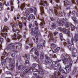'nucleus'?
I'll return each instance as SVG.
<instances>
[{"label": "nucleus", "instance_id": "e2e57ef3", "mask_svg": "<svg viewBox=\"0 0 78 78\" xmlns=\"http://www.w3.org/2000/svg\"><path fill=\"white\" fill-rule=\"evenodd\" d=\"M74 22H75V23H78V21L76 20H74Z\"/></svg>", "mask_w": 78, "mask_h": 78}, {"label": "nucleus", "instance_id": "de8ad7c7", "mask_svg": "<svg viewBox=\"0 0 78 78\" xmlns=\"http://www.w3.org/2000/svg\"><path fill=\"white\" fill-rule=\"evenodd\" d=\"M3 41V38L0 37V42L2 41Z\"/></svg>", "mask_w": 78, "mask_h": 78}, {"label": "nucleus", "instance_id": "f8f14e48", "mask_svg": "<svg viewBox=\"0 0 78 78\" xmlns=\"http://www.w3.org/2000/svg\"><path fill=\"white\" fill-rule=\"evenodd\" d=\"M40 20H41L42 21V22H41V23H40V26H41V27H44V25H45V23H44V18H42L41 19H40Z\"/></svg>", "mask_w": 78, "mask_h": 78}, {"label": "nucleus", "instance_id": "6ab92c4d", "mask_svg": "<svg viewBox=\"0 0 78 78\" xmlns=\"http://www.w3.org/2000/svg\"><path fill=\"white\" fill-rule=\"evenodd\" d=\"M64 3L65 5H70L69 2L67 1V0H64Z\"/></svg>", "mask_w": 78, "mask_h": 78}, {"label": "nucleus", "instance_id": "a878e982", "mask_svg": "<svg viewBox=\"0 0 78 78\" xmlns=\"http://www.w3.org/2000/svg\"><path fill=\"white\" fill-rule=\"evenodd\" d=\"M51 46L52 48H55L56 47V45L54 44H51Z\"/></svg>", "mask_w": 78, "mask_h": 78}, {"label": "nucleus", "instance_id": "4c0bfd02", "mask_svg": "<svg viewBox=\"0 0 78 78\" xmlns=\"http://www.w3.org/2000/svg\"><path fill=\"white\" fill-rule=\"evenodd\" d=\"M21 69H22V65H19L18 66V70H20Z\"/></svg>", "mask_w": 78, "mask_h": 78}, {"label": "nucleus", "instance_id": "5fc2aeb1", "mask_svg": "<svg viewBox=\"0 0 78 78\" xmlns=\"http://www.w3.org/2000/svg\"><path fill=\"white\" fill-rule=\"evenodd\" d=\"M21 37V36L19 35L17 37V39H19Z\"/></svg>", "mask_w": 78, "mask_h": 78}, {"label": "nucleus", "instance_id": "72a5a7b5", "mask_svg": "<svg viewBox=\"0 0 78 78\" xmlns=\"http://www.w3.org/2000/svg\"><path fill=\"white\" fill-rule=\"evenodd\" d=\"M58 66H60L59 68V70L60 72H61L62 70V69H61V66L60 65V64H58Z\"/></svg>", "mask_w": 78, "mask_h": 78}, {"label": "nucleus", "instance_id": "dca6fc26", "mask_svg": "<svg viewBox=\"0 0 78 78\" xmlns=\"http://www.w3.org/2000/svg\"><path fill=\"white\" fill-rule=\"evenodd\" d=\"M40 5L43 6H46L47 5V2L44 0L41 1L40 3Z\"/></svg>", "mask_w": 78, "mask_h": 78}, {"label": "nucleus", "instance_id": "2f4dec72", "mask_svg": "<svg viewBox=\"0 0 78 78\" xmlns=\"http://www.w3.org/2000/svg\"><path fill=\"white\" fill-rule=\"evenodd\" d=\"M68 48H69L70 50H71V47H70V43L69 42H68Z\"/></svg>", "mask_w": 78, "mask_h": 78}, {"label": "nucleus", "instance_id": "a18cd8bd", "mask_svg": "<svg viewBox=\"0 0 78 78\" xmlns=\"http://www.w3.org/2000/svg\"><path fill=\"white\" fill-rule=\"evenodd\" d=\"M65 26L66 27H69V23H66L65 24Z\"/></svg>", "mask_w": 78, "mask_h": 78}, {"label": "nucleus", "instance_id": "0eeeda50", "mask_svg": "<svg viewBox=\"0 0 78 78\" xmlns=\"http://www.w3.org/2000/svg\"><path fill=\"white\" fill-rule=\"evenodd\" d=\"M33 51H35V53L37 56H39V52H38V51L36 50V49L35 48H32L30 51V52H33Z\"/></svg>", "mask_w": 78, "mask_h": 78}, {"label": "nucleus", "instance_id": "2eb2a0df", "mask_svg": "<svg viewBox=\"0 0 78 78\" xmlns=\"http://www.w3.org/2000/svg\"><path fill=\"white\" fill-rule=\"evenodd\" d=\"M31 40L30 39V38H27V40L26 41V43L27 44H30V46L31 47H32V45H33V44H30V42H31Z\"/></svg>", "mask_w": 78, "mask_h": 78}, {"label": "nucleus", "instance_id": "c9c22d12", "mask_svg": "<svg viewBox=\"0 0 78 78\" xmlns=\"http://www.w3.org/2000/svg\"><path fill=\"white\" fill-rule=\"evenodd\" d=\"M60 39L61 40H62L63 38V36L62 35V33H60Z\"/></svg>", "mask_w": 78, "mask_h": 78}, {"label": "nucleus", "instance_id": "f704fd0d", "mask_svg": "<svg viewBox=\"0 0 78 78\" xmlns=\"http://www.w3.org/2000/svg\"><path fill=\"white\" fill-rule=\"evenodd\" d=\"M71 28L72 30H75V27L73 25H71Z\"/></svg>", "mask_w": 78, "mask_h": 78}, {"label": "nucleus", "instance_id": "f3484780", "mask_svg": "<svg viewBox=\"0 0 78 78\" xmlns=\"http://www.w3.org/2000/svg\"><path fill=\"white\" fill-rule=\"evenodd\" d=\"M58 23L59 26H62V25H64L65 23L63 21H59Z\"/></svg>", "mask_w": 78, "mask_h": 78}, {"label": "nucleus", "instance_id": "aec40b11", "mask_svg": "<svg viewBox=\"0 0 78 78\" xmlns=\"http://www.w3.org/2000/svg\"><path fill=\"white\" fill-rule=\"evenodd\" d=\"M8 30V27H7L5 26L2 30V32H5V31L6 32H7V30Z\"/></svg>", "mask_w": 78, "mask_h": 78}, {"label": "nucleus", "instance_id": "37998d69", "mask_svg": "<svg viewBox=\"0 0 78 78\" xmlns=\"http://www.w3.org/2000/svg\"><path fill=\"white\" fill-rule=\"evenodd\" d=\"M35 25L36 26V27H37L38 26V24L36 21H35Z\"/></svg>", "mask_w": 78, "mask_h": 78}, {"label": "nucleus", "instance_id": "e433bc0d", "mask_svg": "<svg viewBox=\"0 0 78 78\" xmlns=\"http://www.w3.org/2000/svg\"><path fill=\"white\" fill-rule=\"evenodd\" d=\"M59 49H60V48L57 47L55 50V51H58L59 50Z\"/></svg>", "mask_w": 78, "mask_h": 78}, {"label": "nucleus", "instance_id": "680f3d73", "mask_svg": "<svg viewBox=\"0 0 78 78\" xmlns=\"http://www.w3.org/2000/svg\"><path fill=\"white\" fill-rule=\"evenodd\" d=\"M69 9H70V7H68L66 8V10H68Z\"/></svg>", "mask_w": 78, "mask_h": 78}, {"label": "nucleus", "instance_id": "6e6552de", "mask_svg": "<svg viewBox=\"0 0 78 78\" xmlns=\"http://www.w3.org/2000/svg\"><path fill=\"white\" fill-rule=\"evenodd\" d=\"M48 37H51V40H52V41H53L54 42H56V40L55 39L53 38V34L52 33H50L48 35Z\"/></svg>", "mask_w": 78, "mask_h": 78}, {"label": "nucleus", "instance_id": "f03ea898", "mask_svg": "<svg viewBox=\"0 0 78 78\" xmlns=\"http://www.w3.org/2000/svg\"><path fill=\"white\" fill-rule=\"evenodd\" d=\"M61 58L64 64H66V62H67V61L70 62V65L66 66L65 68V69L66 70L67 73H69L70 71L69 69H71V66L72 65V63L73 62L71 58L69 55H65L64 54L62 55Z\"/></svg>", "mask_w": 78, "mask_h": 78}, {"label": "nucleus", "instance_id": "3c124183", "mask_svg": "<svg viewBox=\"0 0 78 78\" xmlns=\"http://www.w3.org/2000/svg\"><path fill=\"white\" fill-rule=\"evenodd\" d=\"M53 57L54 58H57L56 55L55 54H54V55H53Z\"/></svg>", "mask_w": 78, "mask_h": 78}, {"label": "nucleus", "instance_id": "39448f33", "mask_svg": "<svg viewBox=\"0 0 78 78\" xmlns=\"http://www.w3.org/2000/svg\"><path fill=\"white\" fill-rule=\"evenodd\" d=\"M38 29H39V27H38L37 26H36L34 28V29L35 30H34V34H35V36H37L38 34V32H37Z\"/></svg>", "mask_w": 78, "mask_h": 78}, {"label": "nucleus", "instance_id": "0e129e2a", "mask_svg": "<svg viewBox=\"0 0 78 78\" xmlns=\"http://www.w3.org/2000/svg\"><path fill=\"white\" fill-rule=\"evenodd\" d=\"M29 47H28V46H26L25 47V48H26V49L27 50V49H28V48Z\"/></svg>", "mask_w": 78, "mask_h": 78}, {"label": "nucleus", "instance_id": "4be33fe9", "mask_svg": "<svg viewBox=\"0 0 78 78\" xmlns=\"http://www.w3.org/2000/svg\"><path fill=\"white\" fill-rule=\"evenodd\" d=\"M17 35L16 34H14L13 36V40H17Z\"/></svg>", "mask_w": 78, "mask_h": 78}, {"label": "nucleus", "instance_id": "1a4fd4ad", "mask_svg": "<svg viewBox=\"0 0 78 78\" xmlns=\"http://www.w3.org/2000/svg\"><path fill=\"white\" fill-rule=\"evenodd\" d=\"M33 12V9L32 8L29 9L26 12V15H29L30 13Z\"/></svg>", "mask_w": 78, "mask_h": 78}, {"label": "nucleus", "instance_id": "c756f323", "mask_svg": "<svg viewBox=\"0 0 78 78\" xmlns=\"http://www.w3.org/2000/svg\"><path fill=\"white\" fill-rule=\"evenodd\" d=\"M35 38H36V40H35L34 42H35V43H37V42H38V37H37V36H35Z\"/></svg>", "mask_w": 78, "mask_h": 78}, {"label": "nucleus", "instance_id": "8fccbe9b", "mask_svg": "<svg viewBox=\"0 0 78 78\" xmlns=\"http://www.w3.org/2000/svg\"><path fill=\"white\" fill-rule=\"evenodd\" d=\"M34 30V28H32L31 29V33H32V34H33V35H34V34H33V31Z\"/></svg>", "mask_w": 78, "mask_h": 78}, {"label": "nucleus", "instance_id": "9b49d317", "mask_svg": "<svg viewBox=\"0 0 78 78\" xmlns=\"http://www.w3.org/2000/svg\"><path fill=\"white\" fill-rule=\"evenodd\" d=\"M60 8H61V6L60 5L58 6V5H57L55 7V14L56 15H57L58 14V13H57V10L56 9H60Z\"/></svg>", "mask_w": 78, "mask_h": 78}, {"label": "nucleus", "instance_id": "13d9d810", "mask_svg": "<svg viewBox=\"0 0 78 78\" xmlns=\"http://www.w3.org/2000/svg\"><path fill=\"white\" fill-rule=\"evenodd\" d=\"M51 20L52 21H53V20H55V19H54V18H53L52 17L51 18Z\"/></svg>", "mask_w": 78, "mask_h": 78}, {"label": "nucleus", "instance_id": "052dcab7", "mask_svg": "<svg viewBox=\"0 0 78 78\" xmlns=\"http://www.w3.org/2000/svg\"><path fill=\"white\" fill-rule=\"evenodd\" d=\"M60 72H57V74L58 75H60Z\"/></svg>", "mask_w": 78, "mask_h": 78}, {"label": "nucleus", "instance_id": "4d7b16f0", "mask_svg": "<svg viewBox=\"0 0 78 78\" xmlns=\"http://www.w3.org/2000/svg\"><path fill=\"white\" fill-rule=\"evenodd\" d=\"M62 71L63 73H65V74H66V72H65L64 70H63V69H62Z\"/></svg>", "mask_w": 78, "mask_h": 78}, {"label": "nucleus", "instance_id": "338daca9", "mask_svg": "<svg viewBox=\"0 0 78 78\" xmlns=\"http://www.w3.org/2000/svg\"><path fill=\"white\" fill-rule=\"evenodd\" d=\"M58 32H55V33H54V34L55 35H56V34H58Z\"/></svg>", "mask_w": 78, "mask_h": 78}, {"label": "nucleus", "instance_id": "79ce46f5", "mask_svg": "<svg viewBox=\"0 0 78 78\" xmlns=\"http://www.w3.org/2000/svg\"><path fill=\"white\" fill-rule=\"evenodd\" d=\"M58 30H60V31H62V30H63V29H64L62 28H61V27H58Z\"/></svg>", "mask_w": 78, "mask_h": 78}, {"label": "nucleus", "instance_id": "393cba45", "mask_svg": "<svg viewBox=\"0 0 78 78\" xmlns=\"http://www.w3.org/2000/svg\"><path fill=\"white\" fill-rule=\"evenodd\" d=\"M72 52L73 54H75L76 53V49L75 48H73L72 49Z\"/></svg>", "mask_w": 78, "mask_h": 78}, {"label": "nucleus", "instance_id": "5701e85b", "mask_svg": "<svg viewBox=\"0 0 78 78\" xmlns=\"http://www.w3.org/2000/svg\"><path fill=\"white\" fill-rule=\"evenodd\" d=\"M51 27L53 28L54 29L56 28V25L55 23H53L51 24Z\"/></svg>", "mask_w": 78, "mask_h": 78}, {"label": "nucleus", "instance_id": "f257e3e1", "mask_svg": "<svg viewBox=\"0 0 78 78\" xmlns=\"http://www.w3.org/2000/svg\"><path fill=\"white\" fill-rule=\"evenodd\" d=\"M38 67V68L39 69H36L35 70L34 69V68L36 67V66ZM32 67H31L30 69H26L20 75V76L21 77L23 76V75H25L26 73H27V72H34V76H37V73H36V72H37L39 74L41 73L42 72V67L39 64H37V65H36V64H34L32 65Z\"/></svg>", "mask_w": 78, "mask_h": 78}, {"label": "nucleus", "instance_id": "bf43d9fd", "mask_svg": "<svg viewBox=\"0 0 78 78\" xmlns=\"http://www.w3.org/2000/svg\"><path fill=\"white\" fill-rule=\"evenodd\" d=\"M72 13L73 14H74V15H75V13H76L75 12V11H73Z\"/></svg>", "mask_w": 78, "mask_h": 78}, {"label": "nucleus", "instance_id": "20e7f679", "mask_svg": "<svg viewBox=\"0 0 78 78\" xmlns=\"http://www.w3.org/2000/svg\"><path fill=\"white\" fill-rule=\"evenodd\" d=\"M60 61H61V60H57L55 62H53L51 66V67H52V68H53V69H54V70H56V69H58V68L56 66H55H55L56 63H58L59 62H60Z\"/></svg>", "mask_w": 78, "mask_h": 78}, {"label": "nucleus", "instance_id": "09e8293b", "mask_svg": "<svg viewBox=\"0 0 78 78\" xmlns=\"http://www.w3.org/2000/svg\"><path fill=\"white\" fill-rule=\"evenodd\" d=\"M6 41L7 42H10V40L9 38H7L6 40Z\"/></svg>", "mask_w": 78, "mask_h": 78}, {"label": "nucleus", "instance_id": "473e14b6", "mask_svg": "<svg viewBox=\"0 0 78 78\" xmlns=\"http://www.w3.org/2000/svg\"><path fill=\"white\" fill-rule=\"evenodd\" d=\"M75 37L76 38L75 39L76 41H77L78 40V39L76 38L78 37V35L77 34H76L75 36Z\"/></svg>", "mask_w": 78, "mask_h": 78}, {"label": "nucleus", "instance_id": "603ef678", "mask_svg": "<svg viewBox=\"0 0 78 78\" xmlns=\"http://www.w3.org/2000/svg\"><path fill=\"white\" fill-rule=\"evenodd\" d=\"M41 77L40 76V75H38L36 77V78H41Z\"/></svg>", "mask_w": 78, "mask_h": 78}, {"label": "nucleus", "instance_id": "cd10ccee", "mask_svg": "<svg viewBox=\"0 0 78 78\" xmlns=\"http://www.w3.org/2000/svg\"><path fill=\"white\" fill-rule=\"evenodd\" d=\"M40 57L41 59H44V53H41V54Z\"/></svg>", "mask_w": 78, "mask_h": 78}, {"label": "nucleus", "instance_id": "a211bd4d", "mask_svg": "<svg viewBox=\"0 0 78 78\" xmlns=\"http://www.w3.org/2000/svg\"><path fill=\"white\" fill-rule=\"evenodd\" d=\"M34 17V16H33V15L31 14L29 16L27 20H31V19H33Z\"/></svg>", "mask_w": 78, "mask_h": 78}, {"label": "nucleus", "instance_id": "7ed1b4c3", "mask_svg": "<svg viewBox=\"0 0 78 78\" xmlns=\"http://www.w3.org/2000/svg\"><path fill=\"white\" fill-rule=\"evenodd\" d=\"M15 58H13L12 59L10 58L9 60V63H10V66L11 68H10V70H12L15 67Z\"/></svg>", "mask_w": 78, "mask_h": 78}, {"label": "nucleus", "instance_id": "ddd939ff", "mask_svg": "<svg viewBox=\"0 0 78 78\" xmlns=\"http://www.w3.org/2000/svg\"><path fill=\"white\" fill-rule=\"evenodd\" d=\"M25 56L26 58H27V60L26 61L25 63V64H29V61L28 60L30 59V55H25Z\"/></svg>", "mask_w": 78, "mask_h": 78}, {"label": "nucleus", "instance_id": "49530a36", "mask_svg": "<svg viewBox=\"0 0 78 78\" xmlns=\"http://www.w3.org/2000/svg\"><path fill=\"white\" fill-rule=\"evenodd\" d=\"M76 72V70L74 69L73 70V73H72V75H73L74 74H75V73Z\"/></svg>", "mask_w": 78, "mask_h": 78}, {"label": "nucleus", "instance_id": "423d86ee", "mask_svg": "<svg viewBox=\"0 0 78 78\" xmlns=\"http://www.w3.org/2000/svg\"><path fill=\"white\" fill-rule=\"evenodd\" d=\"M45 42H44L43 43H41L40 44V46H39V44H38L37 45V47L38 49H40V48H41V49H43V47L44 46H45Z\"/></svg>", "mask_w": 78, "mask_h": 78}, {"label": "nucleus", "instance_id": "ea45409f", "mask_svg": "<svg viewBox=\"0 0 78 78\" xmlns=\"http://www.w3.org/2000/svg\"><path fill=\"white\" fill-rule=\"evenodd\" d=\"M6 49H7V50H9V49H12V48H11V47H9V46H8L7 48H6Z\"/></svg>", "mask_w": 78, "mask_h": 78}, {"label": "nucleus", "instance_id": "864d4df0", "mask_svg": "<svg viewBox=\"0 0 78 78\" xmlns=\"http://www.w3.org/2000/svg\"><path fill=\"white\" fill-rule=\"evenodd\" d=\"M31 27H32V24H30L29 25V28H31Z\"/></svg>", "mask_w": 78, "mask_h": 78}, {"label": "nucleus", "instance_id": "6e6d98bb", "mask_svg": "<svg viewBox=\"0 0 78 78\" xmlns=\"http://www.w3.org/2000/svg\"><path fill=\"white\" fill-rule=\"evenodd\" d=\"M8 20V19L6 18H5L4 19L5 22H6Z\"/></svg>", "mask_w": 78, "mask_h": 78}, {"label": "nucleus", "instance_id": "58836bf2", "mask_svg": "<svg viewBox=\"0 0 78 78\" xmlns=\"http://www.w3.org/2000/svg\"><path fill=\"white\" fill-rule=\"evenodd\" d=\"M1 35H2V36H4V37H6V35H7V34L6 33H5L4 34L2 33Z\"/></svg>", "mask_w": 78, "mask_h": 78}, {"label": "nucleus", "instance_id": "a19ab883", "mask_svg": "<svg viewBox=\"0 0 78 78\" xmlns=\"http://www.w3.org/2000/svg\"><path fill=\"white\" fill-rule=\"evenodd\" d=\"M49 13H51V12L52 14H53V11L52 9H50L49 11Z\"/></svg>", "mask_w": 78, "mask_h": 78}, {"label": "nucleus", "instance_id": "b1692460", "mask_svg": "<svg viewBox=\"0 0 78 78\" xmlns=\"http://www.w3.org/2000/svg\"><path fill=\"white\" fill-rule=\"evenodd\" d=\"M25 4H22L21 5L20 8H21V9L22 10H23V8H25Z\"/></svg>", "mask_w": 78, "mask_h": 78}, {"label": "nucleus", "instance_id": "bb28decb", "mask_svg": "<svg viewBox=\"0 0 78 78\" xmlns=\"http://www.w3.org/2000/svg\"><path fill=\"white\" fill-rule=\"evenodd\" d=\"M18 25L20 28L21 29L23 27V25H22V23L20 22H19Z\"/></svg>", "mask_w": 78, "mask_h": 78}, {"label": "nucleus", "instance_id": "4468645a", "mask_svg": "<svg viewBox=\"0 0 78 78\" xmlns=\"http://www.w3.org/2000/svg\"><path fill=\"white\" fill-rule=\"evenodd\" d=\"M46 58L47 59L46 61V62L47 63H51V60L50 58V57H48V56H46Z\"/></svg>", "mask_w": 78, "mask_h": 78}, {"label": "nucleus", "instance_id": "9d476101", "mask_svg": "<svg viewBox=\"0 0 78 78\" xmlns=\"http://www.w3.org/2000/svg\"><path fill=\"white\" fill-rule=\"evenodd\" d=\"M63 32H64V33H66L67 34H68V36H69L70 35L69 34V29H64L62 30Z\"/></svg>", "mask_w": 78, "mask_h": 78}, {"label": "nucleus", "instance_id": "774afa93", "mask_svg": "<svg viewBox=\"0 0 78 78\" xmlns=\"http://www.w3.org/2000/svg\"><path fill=\"white\" fill-rule=\"evenodd\" d=\"M64 78V76L62 75L61 76L60 78Z\"/></svg>", "mask_w": 78, "mask_h": 78}, {"label": "nucleus", "instance_id": "7c9ffc66", "mask_svg": "<svg viewBox=\"0 0 78 78\" xmlns=\"http://www.w3.org/2000/svg\"><path fill=\"white\" fill-rule=\"evenodd\" d=\"M40 9H41V12L42 13H44V8H43V7H40Z\"/></svg>", "mask_w": 78, "mask_h": 78}, {"label": "nucleus", "instance_id": "412c9836", "mask_svg": "<svg viewBox=\"0 0 78 78\" xmlns=\"http://www.w3.org/2000/svg\"><path fill=\"white\" fill-rule=\"evenodd\" d=\"M8 54H6V53L4 52L3 53V55L1 57V58L2 59H3V58H5V56H8Z\"/></svg>", "mask_w": 78, "mask_h": 78}, {"label": "nucleus", "instance_id": "c03bdc74", "mask_svg": "<svg viewBox=\"0 0 78 78\" xmlns=\"http://www.w3.org/2000/svg\"><path fill=\"white\" fill-rule=\"evenodd\" d=\"M15 53H12L11 55V56L12 57H14V56H15Z\"/></svg>", "mask_w": 78, "mask_h": 78}, {"label": "nucleus", "instance_id": "69168bd1", "mask_svg": "<svg viewBox=\"0 0 78 78\" xmlns=\"http://www.w3.org/2000/svg\"><path fill=\"white\" fill-rule=\"evenodd\" d=\"M72 1V2L73 3H75V0H71Z\"/></svg>", "mask_w": 78, "mask_h": 78}, {"label": "nucleus", "instance_id": "c85d7f7f", "mask_svg": "<svg viewBox=\"0 0 78 78\" xmlns=\"http://www.w3.org/2000/svg\"><path fill=\"white\" fill-rule=\"evenodd\" d=\"M9 47L12 48V49H13L15 46L12 44V43H11L9 44Z\"/></svg>", "mask_w": 78, "mask_h": 78}]
</instances>
